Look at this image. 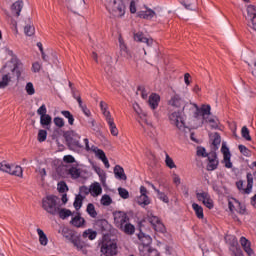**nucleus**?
I'll return each mask as SVG.
<instances>
[{"mask_svg": "<svg viewBox=\"0 0 256 256\" xmlns=\"http://www.w3.org/2000/svg\"><path fill=\"white\" fill-rule=\"evenodd\" d=\"M186 114L189 116V123L193 127L209 123L212 129L219 127V120L217 118H208L211 115V106L203 104L200 108L197 104H187L184 107Z\"/></svg>", "mask_w": 256, "mask_h": 256, "instance_id": "obj_1", "label": "nucleus"}, {"mask_svg": "<svg viewBox=\"0 0 256 256\" xmlns=\"http://www.w3.org/2000/svg\"><path fill=\"white\" fill-rule=\"evenodd\" d=\"M7 55L11 58L10 62L4 67L6 74L2 75V79L0 80V89H5V87L9 86L11 83V73H16L17 77H21V69L23 67V63L20 62L17 56L13 55V50H6Z\"/></svg>", "mask_w": 256, "mask_h": 256, "instance_id": "obj_2", "label": "nucleus"}, {"mask_svg": "<svg viewBox=\"0 0 256 256\" xmlns=\"http://www.w3.org/2000/svg\"><path fill=\"white\" fill-rule=\"evenodd\" d=\"M100 109L110 129L111 135H113V137H117L119 135V129H117V124H115V118H113V115H111V112L109 111V106L107 105V103L101 101Z\"/></svg>", "mask_w": 256, "mask_h": 256, "instance_id": "obj_3", "label": "nucleus"}, {"mask_svg": "<svg viewBox=\"0 0 256 256\" xmlns=\"http://www.w3.org/2000/svg\"><path fill=\"white\" fill-rule=\"evenodd\" d=\"M108 13L113 17H123L125 15V3L123 0H105Z\"/></svg>", "mask_w": 256, "mask_h": 256, "instance_id": "obj_4", "label": "nucleus"}, {"mask_svg": "<svg viewBox=\"0 0 256 256\" xmlns=\"http://www.w3.org/2000/svg\"><path fill=\"white\" fill-rule=\"evenodd\" d=\"M84 145H85L86 151L90 153H94L95 157H97V159H100V161H102L106 169H109V167H111V165L109 164V159H107V155H105V151H103L102 149H99V147L95 145L90 146L89 139L87 138L84 139Z\"/></svg>", "mask_w": 256, "mask_h": 256, "instance_id": "obj_5", "label": "nucleus"}, {"mask_svg": "<svg viewBox=\"0 0 256 256\" xmlns=\"http://www.w3.org/2000/svg\"><path fill=\"white\" fill-rule=\"evenodd\" d=\"M168 119L174 127H177L180 131L185 129V116H183V112L177 111H170L168 114Z\"/></svg>", "mask_w": 256, "mask_h": 256, "instance_id": "obj_6", "label": "nucleus"}, {"mask_svg": "<svg viewBox=\"0 0 256 256\" xmlns=\"http://www.w3.org/2000/svg\"><path fill=\"white\" fill-rule=\"evenodd\" d=\"M42 207L43 210L50 213V215H57V212L59 211L57 197L53 195L47 196L42 200Z\"/></svg>", "mask_w": 256, "mask_h": 256, "instance_id": "obj_7", "label": "nucleus"}, {"mask_svg": "<svg viewBox=\"0 0 256 256\" xmlns=\"http://www.w3.org/2000/svg\"><path fill=\"white\" fill-rule=\"evenodd\" d=\"M100 251L105 256L117 255V242H115V240H107V238H104Z\"/></svg>", "mask_w": 256, "mask_h": 256, "instance_id": "obj_8", "label": "nucleus"}, {"mask_svg": "<svg viewBox=\"0 0 256 256\" xmlns=\"http://www.w3.org/2000/svg\"><path fill=\"white\" fill-rule=\"evenodd\" d=\"M0 171L9 173V175H15V177H23V168L21 166L10 165L6 161L0 162Z\"/></svg>", "mask_w": 256, "mask_h": 256, "instance_id": "obj_9", "label": "nucleus"}, {"mask_svg": "<svg viewBox=\"0 0 256 256\" xmlns=\"http://www.w3.org/2000/svg\"><path fill=\"white\" fill-rule=\"evenodd\" d=\"M147 221L151 224L154 231L157 233H167V228L165 227V224H163V221H161V218L158 216H155L153 214H148L146 217Z\"/></svg>", "mask_w": 256, "mask_h": 256, "instance_id": "obj_10", "label": "nucleus"}, {"mask_svg": "<svg viewBox=\"0 0 256 256\" xmlns=\"http://www.w3.org/2000/svg\"><path fill=\"white\" fill-rule=\"evenodd\" d=\"M187 105H191V103L185 104V100L181 98V96L178 94H174L168 100V107H172L173 109H181V107H183V111L186 117H188L189 119V114H187V110H185V107H187Z\"/></svg>", "mask_w": 256, "mask_h": 256, "instance_id": "obj_11", "label": "nucleus"}, {"mask_svg": "<svg viewBox=\"0 0 256 256\" xmlns=\"http://www.w3.org/2000/svg\"><path fill=\"white\" fill-rule=\"evenodd\" d=\"M247 179V187L245 188L243 180H239L236 182V187L240 191V193H244L245 195H249L251 191H253V174L248 173L246 176Z\"/></svg>", "mask_w": 256, "mask_h": 256, "instance_id": "obj_12", "label": "nucleus"}, {"mask_svg": "<svg viewBox=\"0 0 256 256\" xmlns=\"http://www.w3.org/2000/svg\"><path fill=\"white\" fill-rule=\"evenodd\" d=\"M248 27L256 31V6L249 5L247 7V16Z\"/></svg>", "mask_w": 256, "mask_h": 256, "instance_id": "obj_13", "label": "nucleus"}, {"mask_svg": "<svg viewBox=\"0 0 256 256\" xmlns=\"http://www.w3.org/2000/svg\"><path fill=\"white\" fill-rule=\"evenodd\" d=\"M196 198L198 201H201L207 209H213L214 204H213V199H211V195H209L205 191L197 192L196 193Z\"/></svg>", "mask_w": 256, "mask_h": 256, "instance_id": "obj_14", "label": "nucleus"}, {"mask_svg": "<svg viewBox=\"0 0 256 256\" xmlns=\"http://www.w3.org/2000/svg\"><path fill=\"white\" fill-rule=\"evenodd\" d=\"M147 188L145 186L140 187V196L136 198V203L141 207H147V205L151 204V199L147 196Z\"/></svg>", "mask_w": 256, "mask_h": 256, "instance_id": "obj_15", "label": "nucleus"}, {"mask_svg": "<svg viewBox=\"0 0 256 256\" xmlns=\"http://www.w3.org/2000/svg\"><path fill=\"white\" fill-rule=\"evenodd\" d=\"M114 222L117 227L123 229V225H125L129 221V217L127 213L123 211L114 212Z\"/></svg>", "mask_w": 256, "mask_h": 256, "instance_id": "obj_16", "label": "nucleus"}, {"mask_svg": "<svg viewBox=\"0 0 256 256\" xmlns=\"http://www.w3.org/2000/svg\"><path fill=\"white\" fill-rule=\"evenodd\" d=\"M221 153L223 155V163L226 169H231L233 167V163L231 162V151L225 143L222 144Z\"/></svg>", "mask_w": 256, "mask_h": 256, "instance_id": "obj_17", "label": "nucleus"}, {"mask_svg": "<svg viewBox=\"0 0 256 256\" xmlns=\"http://www.w3.org/2000/svg\"><path fill=\"white\" fill-rule=\"evenodd\" d=\"M138 249L141 256H160L159 251L151 246H139Z\"/></svg>", "mask_w": 256, "mask_h": 256, "instance_id": "obj_18", "label": "nucleus"}, {"mask_svg": "<svg viewBox=\"0 0 256 256\" xmlns=\"http://www.w3.org/2000/svg\"><path fill=\"white\" fill-rule=\"evenodd\" d=\"M218 165H219V160H217V154L215 152L208 154L207 170L215 171V169H217Z\"/></svg>", "mask_w": 256, "mask_h": 256, "instance_id": "obj_19", "label": "nucleus"}, {"mask_svg": "<svg viewBox=\"0 0 256 256\" xmlns=\"http://www.w3.org/2000/svg\"><path fill=\"white\" fill-rule=\"evenodd\" d=\"M134 41H137L138 43H146L148 47H151V45H153V38L145 37V34H143V32L134 33Z\"/></svg>", "mask_w": 256, "mask_h": 256, "instance_id": "obj_20", "label": "nucleus"}, {"mask_svg": "<svg viewBox=\"0 0 256 256\" xmlns=\"http://www.w3.org/2000/svg\"><path fill=\"white\" fill-rule=\"evenodd\" d=\"M138 239L141 243L139 247H150L151 243H153V238H151V236L143 232H140L138 234Z\"/></svg>", "mask_w": 256, "mask_h": 256, "instance_id": "obj_21", "label": "nucleus"}, {"mask_svg": "<svg viewBox=\"0 0 256 256\" xmlns=\"http://www.w3.org/2000/svg\"><path fill=\"white\" fill-rule=\"evenodd\" d=\"M240 245L248 256H255V252H253V249H251V242L247 240V238L242 236L240 238Z\"/></svg>", "mask_w": 256, "mask_h": 256, "instance_id": "obj_22", "label": "nucleus"}, {"mask_svg": "<svg viewBox=\"0 0 256 256\" xmlns=\"http://www.w3.org/2000/svg\"><path fill=\"white\" fill-rule=\"evenodd\" d=\"M142 122L146 124L145 131L149 135V137H152V138L157 137L158 135L157 128H155L153 123H151V121H149L147 118H145V120H143Z\"/></svg>", "mask_w": 256, "mask_h": 256, "instance_id": "obj_23", "label": "nucleus"}, {"mask_svg": "<svg viewBox=\"0 0 256 256\" xmlns=\"http://www.w3.org/2000/svg\"><path fill=\"white\" fill-rule=\"evenodd\" d=\"M71 135L73 138L69 142L70 149H81V147H83L81 142H79L81 136L75 132H71Z\"/></svg>", "mask_w": 256, "mask_h": 256, "instance_id": "obj_24", "label": "nucleus"}, {"mask_svg": "<svg viewBox=\"0 0 256 256\" xmlns=\"http://www.w3.org/2000/svg\"><path fill=\"white\" fill-rule=\"evenodd\" d=\"M118 43H119L120 55L122 57H131V53L127 48V44H125V40H123V37L119 36Z\"/></svg>", "mask_w": 256, "mask_h": 256, "instance_id": "obj_25", "label": "nucleus"}, {"mask_svg": "<svg viewBox=\"0 0 256 256\" xmlns=\"http://www.w3.org/2000/svg\"><path fill=\"white\" fill-rule=\"evenodd\" d=\"M228 207L232 213L233 211H237L240 215H244L245 213V207L241 206V203L237 202V200H234V203L229 201Z\"/></svg>", "mask_w": 256, "mask_h": 256, "instance_id": "obj_26", "label": "nucleus"}, {"mask_svg": "<svg viewBox=\"0 0 256 256\" xmlns=\"http://www.w3.org/2000/svg\"><path fill=\"white\" fill-rule=\"evenodd\" d=\"M89 191L92 197H99V195L103 193V188H101V184H99L98 182H95L90 185Z\"/></svg>", "mask_w": 256, "mask_h": 256, "instance_id": "obj_27", "label": "nucleus"}, {"mask_svg": "<svg viewBox=\"0 0 256 256\" xmlns=\"http://www.w3.org/2000/svg\"><path fill=\"white\" fill-rule=\"evenodd\" d=\"M71 225L78 228L85 227V218L81 217V214H77L72 217Z\"/></svg>", "mask_w": 256, "mask_h": 256, "instance_id": "obj_28", "label": "nucleus"}, {"mask_svg": "<svg viewBox=\"0 0 256 256\" xmlns=\"http://www.w3.org/2000/svg\"><path fill=\"white\" fill-rule=\"evenodd\" d=\"M159 101H161L159 94L152 93L148 99L151 109H157V107H159Z\"/></svg>", "mask_w": 256, "mask_h": 256, "instance_id": "obj_29", "label": "nucleus"}, {"mask_svg": "<svg viewBox=\"0 0 256 256\" xmlns=\"http://www.w3.org/2000/svg\"><path fill=\"white\" fill-rule=\"evenodd\" d=\"M114 175L116 179H119L120 181H127V175H125V170L119 165H116L114 167Z\"/></svg>", "mask_w": 256, "mask_h": 256, "instance_id": "obj_30", "label": "nucleus"}, {"mask_svg": "<svg viewBox=\"0 0 256 256\" xmlns=\"http://www.w3.org/2000/svg\"><path fill=\"white\" fill-rule=\"evenodd\" d=\"M70 9H83L85 8V0H67Z\"/></svg>", "mask_w": 256, "mask_h": 256, "instance_id": "obj_31", "label": "nucleus"}, {"mask_svg": "<svg viewBox=\"0 0 256 256\" xmlns=\"http://www.w3.org/2000/svg\"><path fill=\"white\" fill-rule=\"evenodd\" d=\"M23 9V0H18L11 6V11L16 17H19L21 15V11Z\"/></svg>", "mask_w": 256, "mask_h": 256, "instance_id": "obj_32", "label": "nucleus"}, {"mask_svg": "<svg viewBox=\"0 0 256 256\" xmlns=\"http://www.w3.org/2000/svg\"><path fill=\"white\" fill-rule=\"evenodd\" d=\"M71 239V244L76 247L78 251H83V248L85 247V243L81 241V238L79 236H75L74 238H71V236H68Z\"/></svg>", "mask_w": 256, "mask_h": 256, "instance_id": "obj_33", "label": "nucleus"}, {"mask_svg": "<svg viewBox=\"0 0 256 256\" xmlns=\"http://www.w3.org/2000/svg\"><path fill=\"white\" fill-rule=\"evenodd\" d=\"M83 239H89V241H95L97 239V231L93 229H87L82 234Z\"/></svg>", "mask_w": 256, "mask_h": 256, "instance_id": "obj_34", "label": "nucleus"}, {"mask_svg": "<svg viewBox=\"0 0 256 256\" xmlns=\"http://www.w3.org/2000/svg\"><path fill=\"white\" fill-rule=\"evenodd\" d=\"M52 121H53V118H51L49 114L40 116V125H42V127H45L46 129H49Z\"/></svg>", "mask_w": 256, "mask_h": 256, "instance_id": "obj_35", "label": "nucleus"}, {"mask_svg": "<svg viewBox=\"0 0 256 256\" xmlns=\"http://www.w3.org/2000/svg\"><path fill=\"white\" fill-rule=\"evenodd\" d=\"M155 11L151 10V9H147L146 11H140L138 13V17H140V19H153V17H155Z\"/></svg>", "mask_w": 256, "mask_h": 256, "instance_id": "obj_36", "label": "nucleus"}, {"mask_svg": "<svg viewBox=\"0 0 256 256\" xmlns=\"http://www.w3.org/2000/svg\"><path fill=\"white\" fill-rule=\"evenodd\" d=\"M37 234L39 236V243L40 245H43L44 247L47 246V243H49V239L47 238V235L43 230L40 228L37 229Z\"/></svg>", "mask_w": 256, "mask_h": 256, "instance_id": "obj_37", "label": "nucleus"}, {"mask_svg": "<svg viewBox=\"0 0 256 256\" xmlns=\"http://www.w3.org/2000/svg\"><path fill=\"white\" fill-rule=\"evenodd\" d=\"M94 171L99 176L101 183L105 184V181H107V174L105 173V170L101 169L98 166H95Z\"/></svg>", "mask_w": 256, "mask_h": 256, "instance_id": "obj_38", "label": "nucleus"}, {"mask_svg": "<svg viewBox=\"0 0 256 256\" xmlns=\"http://www.w3.org/2000/svg\"><path fill=\"white\" fill-rule=\"evenodd\" d=\"M85 199V197L81 194L76 195L75 200H74V208L76 209V211H79V209H81V207H83V200Z\"/></svg>", "mask_w": 256, "mask_h": 256, "instance_id": "obj_39", "label": "nucleus"}, {"mask_svg": "<svg viewBox=\"0 0 256 256\" xmlns=\"http://www.w3.org/2000/svg\"><path fill=\"white\" fill-rule=\"evenodd\" d=\"M192 209L195 212V215L197 216L198 219H203L204 214H203V207H201L197 203L192 204Z\"/></svg>", "mask_w": 256, "mask_h": 256, "instance_id": "obj_40", "label": "nucleus"}, {"mask_svg": "<svg viewBox=\"0 0 256 256\" xmlns=\"http://www.w3.org/2000/svg\"><path fill=\"white\" fill-rule=\"evenodd\" d=\"M57 215H59L60 219H67V217H71L73 213L69 209H60L58 207Z\"/></svg>", "mask_w": 256, "mask_h": 256, "instance_id": "obj_41", "label": "nucleus"}, {"mask_svg": "<svg viewBox=\"0 0 256 256\" xmlns=\"http://www.w3.org/2000/svg\"><path fill=\"white\" fill-rule=\"evenodd\" d=\"M120 229H122V231H124V233L127 235H133V233H135V226L131 223L126 222Z\"/></svg>", "mask_w": 256, "mask_h": 256, "instance_id": "obj_42", "label": "nucleus"}, {"mask_svg": "<svg viewBox=\"0 0 256 256\" xmlns=\"http://www.w3.org/2000/svg\"><path fill=\"white\" fill-rule=\"evenodd\" d=\"M86 212L92 217V219H97V210H95V205H93V203H89L87 205Z\"/></svg>", "mask_w": 256, "mask_h": 256, "instance_id": "obj_43", "label": "nucleus"}, {"mask_svg": "<svg viewBox=\"0 0 256 256\" xmlns=\"http://www.w3.org/2000/svg\"><path fill=\"white\" fill-rule=\"evenodd\" d=\"M68 173L71 175L72 179H79L81 176V170H79L77 167L69 168Z\"/></svg>", "mask_w": 256, "mask_h": 256, "instance_id": "obj_44", "label": "nucleus"}, {"mask_svg": "<svg viewBox=\"0 0 256 256\" xmlns=\"http://www.w3.org/2000/svg\"><path fill=\"white\" fill-rule=\"evenodd\" d=\"M165 164H166V167H168L169 169H177V165H175V161H173V158H171L167 153L165 155Z\"/></svg>", "mask_w": 256, "mask_h": 256, "instance_id": "obj_45", "label": "nucleus"}, {"mask_svg": "<svg viewBox=\"0 0 256 256\" xmlns=\"http://www.w3.org/2000/svg\"><path fill=\"white\" fill-rule=\"evenodd\" d=\"M24 33L27 37H33L35 35V26L28 24L24 27Z\"/></svg>", "mask_w": 256, "mask_h": 256, "instance_id": "obj_46", "label": "nucleus"}, {"mask_svg": "<svg viewBox=\"0 0 256 256\" xmlns=\"http://www.w3.org/2000/svg\"><path fill=\"white\" fill-rule=\"evenodd\" d=\"M61 114L63 115V117H65V119H68L69 125H74L75 118L73 117V114H71V112L67 110H63Z\"/></svg>", "mask_w": 256, "mask_h": 256, "instance_id": "obj_47", "label": "nucleus"}, {"mask_svg": "<svg viewBox=\"0 0 256 256\" xmlns=\"http://www.w3.org/2000/svg\"><path fill=\"white\" fill-rule=\"evenodd\" d=\"M101 205H104V207H109V205H111V203H113V200L111 199L110 195H103L101 200H100Z\"/></svg>", "mask_w": 256, "mask_h": 256, "instance_id": "obj_48", "label": "nucleus"}, {"mask_svg": "<svg viewBox=\"0 0 256 256\" xmlns=\"http://www.w3.org/2000/svg\"><path fill=\"white\" fill-rule=\"evenodd\" d=\"M133 108H134V111L137 113V115H139L141 121H145V119H147V115L143 113V110H141V107H139V104H134Z\"/></svg>", "mask_w": 256, "mask_h": 256, "instance_id": "obj_49", "label": "nucleus"}, {"mask_svg": "<svg viewBox=\"0 0 256 256\" xmlns=\"http://www.w3.org/2000/svg\"><path fill=\"white\" fill-rule=\"evenodd\" d=\"M238 149H239L240 153L242 155H244V157H251V150H249V148H247L245 145L240 144L238 146Z\"/></svg>", "mask_w": 256, "mask_h": 256, "instance_id": "obj_50", "label": "nucleus"}, {"mask_svg": "<svg viewBox=\"0 0 256 256\" xmlns=\"http://www.w3.org/2000/svg\"><path fill=\"white\" fill-rule=\"evenodd\" d=\"M78 105L83 111L84 115H86V117H91V111L83 105V101L81 100V98H78Z\"/></svg>", "mask_w": 256, "mask_h": 256, "instance_id": "obj_51", "label": "nucleus"}, {"mask_svg": "<svg viewBox=\"0 0 256 256\" xmlns=\"http://www.w3.org/2000/svg\"><path fill=\"white\" fill-rule=\"evenodd\" d=\"M212 145L214 146V149H219V146L221 145V136H219V134H214Z\"/></svg>", "mask_w": 256, "mask_h": 256, "instance_id": "obj_52", "label": "nucleus"}, {"mask_svg": "<svg viewBox=\"0 0 256 256\" xmlns=\"http://www.w3.org/2000/svg\"><path fill=\"white\" fill-rule=\"evenodd\" d=\"M57 190L59 191V193H67V191H69L67 183H65L64 181L59 182L57 185Z\"/></svg>", "mask_w": 256, "mask_h": 256, "instance_id": "obj_53", "label": "nucleus"}, {"mask_svg": "<svg viewBox=\"0 0 256 256\" xmlns=\"http://www.w3.org/2000/svg\"><path fill=\"white\" fill-rule=\"evenodd\" d=\"M62 235H63V237H65V239H68V241H70V243H71V239H74V237H75V234L69 229H64L62 231Z\"/></svg>", "mask_w": 256, "mask_h": 256, "instance_id": "obj_54", "label": "nucleus"}, {"mask_svg": "<svg viewBox=\"0 0 256 256\" xmlns=\"http://www.w3.org/2000/svg\"><path fill=\"white\" fill-rule=\"evenodd\" d=\"M241 135L246 141H251V135L249 134V128L246 126L242 127Z\"/></svg>", "mask_w": 256, "mask_h": 256, "instance_id": "obj_55", "label": "nucleus"}, {"mask_svg": "<svg viewBox=\"0 0 256 256\" xmlns=\"http://www.w3.org/2000/svg\"><path fill=\"white\" fill-rule=\"evenodd\" d=\"M47 140V131L46 130H39L38 131V141L39 143H43Z\"/></svg>", "mask_w": 256, "mask_h": 256, "instance_id": "obj_56", "label": "nucleus"}, {"mask_svg": "<svg viewBox=\"0 0 256 256\" xmlns=\"http://www.w3.org/2000/svg\"><path fill=\"white\" fill-rule=\"evenodd\" d=\"M25 91L27 95H35V87L33 86V83L28 82L26 84Z\"/></svg>", "mask_w": 256, "mask_h": 256, "instance_id": "obj_57", "label": "nucleus"}, {"mask_svg": "<svg viewBox=\"0 0 256 256\" xmlns=\"http://www.w3.org/2000/svg\"><path fill=\"white\" fill-rule=\"evenodd\" d=\"M158 199H160V201H163V203H169V197H167V195L159 190H156Z\"/></svg>", "mask_w": 256, "mask_h": 256, "instance_id": "obj_58", "label": "nucleus"}, {"mask_svg": "<svg viewBox=\"0 0 256 256\" xmlns=\"http://www.w3.org/2000/svg\"><path fill=\"white\" fill-rule=\"evenodd\" d=\"M54 124L56 125V127H59V129H61L62 127H65V120H63V118L61 117H55Z\"/></svg>", "mask_w": 256, "mask_h": 256, "instance_id": "obj_59", "label": "nucleus"}, {"mask_svg": "<svg viewBox=\"0 0 256 256\" xmlns=\"http://www.w3.org/2000/svg\"><path fill=\"white\" fill-rule=\"evenodd\" d=\"M118 193L122 199H129V191L125 188H118Z\"/></svg>", "mask_w": 256, "mask_h": 256, "instance_id": "obj_60", "label": "nucleus"}, {"mask_svg": "<svg viewBox=\"0 0 256 256\" xmlns=\"http://www.w3.org/2000/svg\"><path fill=\"white\" fill-rule=\"evenodd\" d=\"M37 113L38 115H40V117L47 115V106H45V104H42L41 107L38 108Z\"/></svg>", "mask_w": 256, "mask_h": 256, "instance_id": "obj_61", "label": "nucleus"}, {"mask_svg": "<svg viewBox=\"0 0 256 256\" xmlns=\"http://www.w3.org/2000/svg\"><path fill=\"white\" fill-rule=\"evenodd\" d=\"M197 155L198 157H209V155L207 154V151L203 147L197 148Z\"/></svg>", "mask_w": 256, "mask_h": 256, "instance_id": "obj_62", "label": "nucleus"}, {"mask_svg": "<svg viewBox=\"0 0 256 256\" xmlns=\"http://www.w3.org/2000/svg\"><path fill=\"white\" fill-rule=\"evenodd\" d=\"M32 71H33V73H39L41 71V63L34 62L32 64Z\"/></svg>", "mask_w": 256, "mask_h": 256, "instance_id": "obj_63", "label": "nucleus"}, {"mask_svg": "<svg viewBox=\"0 0 256 256\" xmlns=\"http://www.w3.org/2000/svg\"><path fill=\"white\" fill-rule=\"evenodd\" d=\"M65 163H75V158L72 155H66L63 158Z\"/></svg>", "mask_w": 256, "mask_h": 256, "instance_id": "obj_64", "label": "nucleus"}]
</instances>
